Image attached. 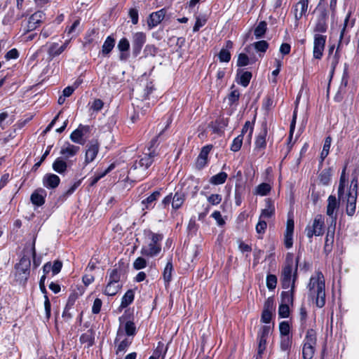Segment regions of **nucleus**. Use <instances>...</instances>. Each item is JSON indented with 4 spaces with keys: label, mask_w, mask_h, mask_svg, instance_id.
I'll return each instance as SVG.
<instances>
[{
    "label": "nucleus",
    "mask_w": 359,
    "mask_h": 359,
    "mask_svg": "<svg viewBox=\"0 0 359 359\" xmlns=\"http://www.w3.org/2000/svg\"><path fill=\"white\" fill-rule=\"evenodd\" d=\"M222 197L219 194H211L208 197V201L212 205H217L222 201Z\"/></svg>",
    "instance_id": "61"
},
{
    "label": "nucleus",
    "mask_w": 359,
    "mask_h": 359,
    "mask_svg": "<svg viewBox=\"0 0 359 359\" xmlns=\"http://www.w3.org/2000/svg\"><path fill=\"white\" fill-rule=\"evenodd\" d=\"M357 199V180L353 179L351 181V188L348 194L346 213L349 216L354 215L355 212Z\"/></svg>",
    "instance_id": "9"
},
{
    "label": "nucleus",
    "mask_w": 359,
    "mask_h": 359,
    "mask_svg": "<svg viewBox=\"0 0 359 359\" xmlns=\"http://www.w3.org/2000/svg\"><path fill=\"white\" fill-rule=\"evenodd\" d=\"M163 238L162 234L149 232L147 235L148 243L142 248L141 254L150 257L156 256L161 250Z\"/></svg>",
    "instance_id": "3"
},
{
    "label": "nucleus",
    "mask_w": 359,
    "mask_h": 359,
    "mask_svg": "<svg viewBox=\"0 0 359 359\" xmlns=\"http://www.w3.org/2000/svg\"><path fill=\"white\" fill-rule=\"evenodd\" d=\"M275 213V208L271 201L267 200L266 201L265 208L262 210L259 218L262 219H269L273 216Z\"/></svg>",
    "instance_id": "28"
},
{
    "label": "nucleus",
    "mask_w": 359,
    "mask_h": 359,
    "mask_svg": "<svg viewBox=\"0 0 359 359\" xmlns=\"http://www.w3.org/2000/svg\"><path fill=\"white\" fill-rule=\"evenodd\" d=\"M267 135L266 128H264L257 135L255 140V149H263L266 147V137Z\"/></svg>",
    "instance_id": "34"
},
{
    "label": "nucleus",
    "mask_w": 359,
    "mask_h": 359,
    "mask_svg": "<svg viewBox=\"0 0 359 359\" xmlns=\"http://www.w3.org/2000/svg\"><path fill=\"white\" fill-rule=\"evenodd\" d=\"M86 147L85 163L88 164L95 159L99 151L100 144L97 140H91Z\"/></svg>",
    "instance_id": "15"
},
{
    "label": "nucleus",
    "mask_w": 359,
    "mask_h": 359,
    "mask_svg": "<svg viewBox=\"0 0 359 359\" xmlns=\"http://www.w3.org/2000/svg\"><path fill=\"white\" fill-rule=\"evenodd\" d=\"M173 271V266L171 259L166 264L163 271V279L166 283H170L172 278V272Z\"/></svg>",
    "instance_id": "44"
},
{
    "label": "nucleus",
    "mask_w": 359,
    "mask_h": 359,
    "mask_svg": "<svg viewBox=\"0 0 359 359\" xmlns=\"http://www.w3.org/2000/svg\"><path fill=\"white\" fill-rule=\"evenodd\" d=\"M313 38V57L319 60L323 55L327 37L325 35L316 34Z\"/></svg>",
    "instance_id": "12"
},
{
    "label": "nucleus",
    "mask_w": 359,
    "mask_h": 359,
    "mask_svg": "<svg viewBox=\"0 0 359 359\" xmlns=\"http://www.w3.org/2000/svg\"><path fill=\"white\" fill-rule=\"evenodd\" d=\"M272 304L267 300L264 304V309L262 313L261 320L264 323H270L272 317Z\"/></svg>",
    "instance_id": "29"
},
{
    "label": "nucleus",
    "mask_w": 359,
    "mask_h": 359,
    "mask_svg": "<svg viewBox=\"0 0 359 359\" xmlns=\"http://www.w3.org/2000/svg\"><path fill=\"white\" fill-rule=\"evenodd\" d=\"M253 46L257 51L264 53L269 47V43L266 41H259L254 43Z\"/></svg>",
    "instance_id": "56"
},
{
    "label": "nucleus",
    "mask_w": 359,
    "mask_h": 359,
    "mask_svg": "<svg viewBox=\"0 0 359 359\" xmlns=\"http://www.w3.org/2000/svg\"><path fill=\"white\" fill-rule=\"evenodd\" d=\"M90 131V127L80 124L70 135V140L76 144L83 145L86 142V135Z\"/></svg>",
    "instance_id": "11"
},
{
    "label": "nucleus",
    "mask_w": 359,
    "mask_h": 359,
    "mask_svg": "<svg viewBox=\"0 0 359 359\" xmlns=\"http://www.w3.org/2000/svg\"><path fill=\"white\" fill-rule=\"evenodd\" d=\"M239 97L240 93L238 90H232L227 97L229 104L232 105L233 104L236 103L238 100Z\"/></svg>",
    "instance_id": "58"
},
{
    "label": "nucleus",
    "mask_w": 359,
    "mask_h": 359,
    "mask_svg": "<svg viewBox=\"0 0 359 359\" xmlns=\"http://www.w3.org/2000/svg\"><path fill=\"white\" fill-rule=\"evenodd\" d=\"M212 149V145H206L203 147L197 158L196 167L198 169L204 168L208 163V156Z\"/></svg>",
    "instance_id": "22"
},
{
    "label": "nucleus",
    "mask_w": 359,
    "mask_h": 359,
    "mask_svg": "<svg viewBox=\"0 0 359 359\" xmlns=\"http://www.w3.org/2000/svg\"><path fill=\"white\" fill-rule=\"evenodd\" d=\"M158 137L150 142L149 146L144 149L142 155L139 156L131 166L129 173L134 177L144 178L147 175L146 170L153 163L154 157L157 156L156 151Z\"/></svg>",
    "instance_id": "1"
},
{
    "label": "nucleus",
    "mask_w": 359,
    "mask_h": 359,
    "mask_svg": "<svg viewBox=\"0 0 359 359\" xmlns=\"http://www.w3.org/2000/svg\"><path fill=\"white\" fill-rule=\"evenodd\" d=\"M334 236V227L331 229L329 227L325 241L324 251L326 254H329L332 250Z\"/></svg>",
    "instance_id": "27"
},
{
    "label": "nucleus",
    "mask_w": 359,
    "mask_h": 359,
    "mask_svg": "<svg viewBox=\"0 0 359 359\" xmlns=\"http://www.w3.org/2000/svg\"><path fill=\"white\" fill-rule=\"evenodd\" d=\"M67 168V162L61 157H58L53 163V169L59 174H63Z\"/></svg>",
    "instance_id": "33"
},
{
    "label": "nucleus",
    "mask_w": 359,
    "mask_h": 359,
    "mask_svg": "<svg viewBox=\"0 0 359 359\" xmlns=\"http://www.w3.org/2000/svg\"><path fill=\"white\" fill-rule=\"evenodd\" d=\"M288 291H285L281 293L282 303L290 304H292L294 288L290 287Z\"/></svg>",
    "instance_id": "41"
},
{
    "label": "nucleus",
    "mask_w": 359,
    "mask_h": 359,
    "mask_svg": "<svg viewBox=\"0 0 359 359\" xmlns=\"http://www.w3.org/2000/svg\"><path fill=\"white\" fill-rule=\"evenodd\" d=\"M309 296L315 299L318 308H322L325 304V278L320 271H317L311 276L307 285Z\"/></svg>",
    "instance_id": "2"
},
{
    "label": "nucleus",
    "mask_w": 359,
    "mask_h": 359,
    "mask_svg": "<svg viewBox=\"0 0 359 359\" xmlns=\"http://www.w3.org/2000/svg\"><path fill=\"white\" fill-rule=\"evenodd\" d=\"M327 12L325 11H323L318 17L317 22L313 28V31L317 34L325 32L327 29Z\"/></svg>",
    "instance_id": "20"
},
{
    "label": "nucleus",
    "mask_w": 359,
    "mask_h": 359,
    "mask_svg": "<svg viewBox=\"0 0 359 359\" xmlns=\"http://www.w3.org/2000/svg\"><path fill=\"white\" fill-rule=\"evenodd\" d=\"M297 278V264L294 269L292 266V261H287L283 267L280 275V282L283 289L295 287V281Z\"/></svg>",
    "instance_id": "4"
},
{
    "label": "nucleus",
    "mask_w": 359,
    "mask_h": 359,
    "mask_svg": "<svg viewBox=\"0 0 359 359\" xmlns=\"http://www.w3.org/2000/svg\"><path fill=\"white\" fill-rule=\"evenodd\" d=\"M249 64V57L245 53H240L237 60V65L238 67L246 66Z\"/></svg>",
    "instance_id": "59"
},
{
    "label": "nucleus",
    "mask_w": 359,
    "mask_h": 359,
    "mask_svg": "<svg viewBox=\"0 0 359 359\" xmlns=\"http://www.w3.org/2000/svg\"><path fill=\"white\" fill-rule=\"evenodd\" d=\"M267 227V223L265 220L259 218V222H257L255 229L256 232L258 234L264 233Z\"/></svg>",
    "instance_id": "55"
},
{
    "label": "nucleus",
    "mask_w": 359,
    "mask_h": 359,
    "mask_svg": "<svg viewBox=\"0 0 359 359\" xmlns=\"http://www.w3.org/2000/svg\"><path fill=\"white\" fill-rule=\"evenodd\" d=\"M277 285V278L275 275L269 274L266 276V287L269 290H273Z\"/></svg>",
    "instance_id": "51"
},
{
    "label": "nucleus",
    "mask_w": 359,
    "mask_h": 359,
    "mask_svg": "<svg viewBox=\"0 0 359 359\" xmlns=\"http://www.w3.org/2000/svg\"><path fill=\"white\" fill-rule=\"evenodd\" d=\"M280 337H291L290 335V326L288 322L283 321L279 324Z\"/></svg>",
    "instance_id": "48"
},
{
    "label": "nucleus",
    "mask_w": 359,
    "mask_h": 359,
    "mask_svg": "<svg viewBox=\"0 0 359 359\" xmlns=\"http://www.w3.org/2000/svg\"><path fill=\"white\" fill-rule=\"evenodd\" d=\"M133 339V338L128 337L126 336H124L120 340H116V338L115 344L118 343L116 346V353L117 355L124 353L126 351L127 348L132 344Z\"/></svg>",
    "instance_id": "23"
},
{
    "label": "nucleus",
    "mask_w": 359,
    "mask_h": 359,
    "mask_svg": "<svg viewBox=\"0 0 359 359\" xmlns=\"http://www.w3.org/2000/svg\"><path fill=\"white\" fill-rule=\"evenodd\" d=\"M146 41L147 35L145 33L142 32H137L133 34L132 46L133 55L137 56L140 53Z\"/></svg>",
    "instance_id": "13"
},
{
    "label": "nucleus",
    "mask_w": 359,
    "mask_h": 359,
    "mask_svg": "<svg viewBox=\"0 0 359 359\" xmlns=\"http://www.w3.org/2000/svg\"><path fill=\"white\" fill-rule=\"evenodd\" d=\"M292 346V337H280V347L283 351H290Z\"/></svg>",
    "instance_id": "46"
},
{
    "label": "nucleus",
    "mask_w": 359,
    "mask_h": 359,
    "mask_svg": "<svg viewBox=\"0 0 359 359\" xmlns=\"http://www.w3.org/2000/svg\"><path fill=\"white\" fill-rule=\"evenodd\" d=\"M160 192L158 191H154L150 196L142 201V203L147 209L154 207V202L159 198Z\"/></svg>",
    "instance_id": "35"
},
{
    "label": "nucleus",
    "mask_w": 359,
    "mask_h": 359,
    "mask_svg": "<svg viewBox=\"0 0 359 359\" xmlns=\"http://www.w3.org/2000/svg\"><path fill=\"white\" fill-rule=\"evenodd\" d=\"M60 182V177L55 174L48 173L43 177V185L47 189H55L58 187Z\"/></svg>",
    "instance_id": "21"
},
{
    "label": "nucleus",
    "mask_w": 359,
    "mask_h": 359,
    "mask_svg": "<svg viewBox=\"0 0 359 359\" xmlns=\"http://www.w3.org/2000/svg\"><path fill=\"white\" fill-rule=\"evenodd\" d=\"M243 135H239L235 137L231 145V150L233 151H238L241 149L243 144Z\"/></svg>",
    "instance_id": "49"
},
{
    "label": "nucleus",
    "mask_w": 359,
    "mask_h": 359,
    "mask_svg": "<svg viewBox=\"0 0 359 359\" xmlns=\"http://www.w3.org/2000/svg\"><path fill=\"white\" fill-rule=\"evenodd\" d=\"M339 208V202L334 196H330L327 199V215L331 218V226H335L337 220V210Z\"/></svg>",
    "instance_id": "14"
},
{
    "label": "nucleus",
    "mask_w": 359,
    "mask_h": 359,
    "mask_svg": "<svg viewBox=\"0 0 359 359\" xmlns=\"http://www.w3.org/2000/svg\"><path fill=\"white\" fill-rule=\"evenodd\" d=\"M167 10L162 8L158 11L151 13L147 20V26L149 29H151L158 26L162 20L165 18Z\"/></svg>",
    "instance_id": "16"
},
{
    "label": "nucleus",
    "mask_w": 359,
    "mask_h": 359,
    "mask_svg": "<svg viewBox=\"0 0 359 359\" xmlns=\"http://www.w3.org/2000/svg\"><path fill=\"white\" fill-rule=\"evenodd\" d=\"M114 45H115L114 39L110 36H107L102 45V54L104 55H107L111 51V50L114 48Z\"/></svg>",
    "instance_id": "38"
},
{
    "label": "nucleus",
    "mask_w": 359,
    "mask_h": 359,
    "mask_svg": "<svg viewBox=\"0 0 359 359\" xmlns=\"http://www.w3.org/2000/svg\"><path fill=\"white\" fill-rule=\"evenodd\" d=\"M309 1L299 0L294 8V18L297 22L305 15L307 12Z\"/></svg>",
    "instance_id": "24"
},
{
    "label": "nucleus",
    "mask_w": 359,
    "mask_h": 359,
    "mask_svg": "<svg viewBox=\"0 0 359 359\" xmlns=\"http://www.w3.org/2000/svg\"><path fill=\"white\" fill-rule=\"evenodd\" d=\"M324 231L325 217L320 214L316 215L313 221L309 223L305 229L306 236L309 238H311L313 236H322L324 233Z\"/></svg>",
    "instance_id": "7"
},
{
    "label": "nucleus",
    "mask_w": 359,
    "mask_h": 359,
    "mask_svg": "<svg viewBox=\"0 0 359 359\" xmlns=\"http://www.w3.org/2000/svg\"><path fill=\"white\" fill-rule=\"evenodd\" d=\"M80 151V147L67 142L62 146L60 154L66 159L76 156Z\"/></svg>",
    "instance_id": "18"
},
{
    "label": "nucleus",
    "mask_w": 359,
    "mask_h": 359,
    "mask_svg": "<svg viewBox=\"0 0 359 359\" xmlns=\"http://www.w3.org/2000/svg\"><path fill=\"white\" fill-rule=\"evenodd\" d=\"M117 48L121 52L128 51L130 48L129 41L126 38H122L118 41Z\"/></svg>",
    "instance_id": "53"
},
{
    "label": "nucleus",
    "mask_w": 359,
    "mask_h": 359,
    "mask_svg": "<svg viewBox=\"0 0 359 359\" xmlns=\"http://www.w3.org/2000/svg\"><path fill=\"white\" fill-rule=\"evenodd\" d=\"M146 266H147L146 260L141 257H137L133 262V267L136 270H140V269H144L146 267Z\"/></svg>",
    "instance_id": "60"
},
{
    "label": "nucleus",
    "mask_w": 359,
    "mask_h": 359,
    "mask_svg": "<svg viewBox=\"0 0 359 359\" xmlns=\"http://www.w3.org/2000/svg\"><path fill=\"white\" fill-rule=\"evenodd\" d=\"M135 292L133 290H128L121 299L120 309H124L130 305L134 300Z\"/></svg>",
    "instance_id": "36"
},
{
    "label": "nucleus",
    "mask_w": 359,
    "mask_h": 359,
    "mask_svg": "<svg viewBox=\"0 0 359 359\" xmlns=\"http://www.w3.org/2000/svg\"><path fill=\"white\" fill-rule=\"evenodd\" d=\"M266 22L265 21H261L258 25L255 27L254 34L257 39L262 38L266 31Z\"/></svg>",
    "instance_id": "45"
},
{
    "label": "nucleus",
    "mask_w": 359,
    "mask_h": 359,
    "mask_svg": "<svg viewBox=\"0 0 359 359\" xmlns=\"http://www.w3.org/2000/svg\"><path fill=\"white\" fill-rule=\"evenodd\" d=\"M227 174L224 172H220L217 175L210 177L209 182L214 185H219L224 184L227 179Z\"/></svg>",
    "instance_id": "39"
},
{
    "label": "nucleus",
    "mask_w": 359,
    "mask_h": 359,
    "mask_svg": "<svg viewBox=\"0 0 359 359\" xmlns=\"http://www.w3.org/2000/svg\"><path fill=\"white\" fill-rule=\"evenodd\" d=\"M297 117V107H296L294 109V110L293 116H292V120L291 123H290V135H289V141L290 142L291 141V140L292 138V135H293V133H294V129H295Z\"/></svg>",
    "instance_id": "54"
},
{
    "label": "nucleus",
    "mask_w": 359,
    "mask_h": 359,
    "mask_svg": "<svg viewBox=\"0 0 359 359\" xmlns=\"http://www.w3.org/2000/svg\"><path fill=\"white\" fill-rule=\"evenodd\" d=\"M80 341L82 344H86L88 346H90L94 343V337L92 330H89L86 332L81 334Z\"/></svg>",
    "instance_id": "43"
},
{
    "label": "nucleus",
    "mask_w": 359,
    "mask_h": 359,
    "mask_svg": "<svg viewBox=\"0 0 359 359\" xmlns=\"http://www.w3.org/2000/svg\"><path fill=\"white\" fill-rule=\"evenodd\" d=\"M237 75L238 76V83L243 87H247L252 78V73L248 71L239 70Z\"/></svg>",
    "instance_id": "30"
},
{
    "label": "nucleus",
    "mask_w": 359,
    "mask_h": 359,
    "mask_svg": "<svg viewBox=\"0 0 359 359\" xmlns=\"http://www.w3.org/2000/svg\"><path fill=\"white\" fill-rule=\"evenodd\" d=\"M219 60L222 62H228L231 60V53L227 49L222 48L219 55Z\"/></svg>",
    "instance_id": "52"
},
{
    "label": "nucleus",
    "mask_w": 359,
    "mask_h": 359,
    "mask_svg": "<svg viewBox=\"0 0 359 359\" xmlns=\"http://www.w3.org/2000/svg\"><path fill=\"white\" fill-rule=\"evenodd\" d=\"M271 191V186L267 183H262L257 187L255 194L260 196H266Z\"/></svg>",
    "instance_id": "47"
},
{
    "label": "nucleus",
    "mask_w": 359,
    "mask_h": 359,
    "mask_svg": "<svg viewBox=\"0 0 359 359\" xmlns=\"http://www.w3.org/2000/svg\"><path fill=\"white\" fill-rule=\"evenodd\" d=\"M46 191L42 188L36 189L31 195L30 201L34 205L40 207L45 203Z\"/></svg>",
    "instance_id": "19"
},
{
    "label": "nucleus",
    "mask_w": 359,
    "mask_h": 359,
    "mask_svg": "<svg viewBox=\"0 0 359 359\" xmlns=\"http://www.w3.org/2000/svg\"><path fill=\"white\" fill-rule=\"evenodd\" d=\"M185 196L182 192H176L172 197V207L173 209H179L184 203Z\"/></svg>",
    "instance_id": "37"
},
{
    "label": "nucleus",
    "mask_w": 359,
    "mask_h": 359,
    "mask_svg": "<svg viewBox=\"0 0 359 359\" xmlns=\"http://www.w3.org/2000/svg\"><path fill=\"white\" fill-rule=\"evenodd\" d=\"M64 51V47H60L57 43L48 44V60H52L54 57L60 55Z\"/></svg>",
    "instance_id": "26"
},
{
    "label": "nucleus",
    "mask_w": 359,
    "mask_h": 359,
    "mask_svg": "<svg viewBox=\"0 0 359 359\" xmlns=\"http://www.w3.org/2000/svg\"><path fill=\"white\" fill-rule=\"evenodd\" d=\"M121 283H116L108 281L107 285L104 289V293L107 296H114L118 293V292L121 290Z\"/></svg>",
    "instance_id": "31"
},
{
    "label": "nucleus",
    "mask_w": 359,
    "mask_h": 359,
    "mask_svg": "<svg viewBox=\"0 0 359 359\" xmlns=\"http://www.w3.org/2000/svg\"><path fill=\"white\" fill-rule=\"evenodd\" d=\"M102 305V302L100 299L96 298L93 302L92 306V312L94 314H97L100 312L101 308Z\"/></svg>",
    "instance_id": "62"
},
{
    "label": "nucleus",
    "mask_w": 359,
    "mask_h": 359,
    "mask_svg": "<svg viewBox=\"0 0 359 359\" xmlns=\"http://www.w3.org/2000/svg\"><path fill=\"white\" fill-rule=\"evenodd\" d=\"M293 232L294 220L292 218H288L287 221L286 229L284 234V244L286 248L289 249L293 245Z\"/></svg>",
    "instance_id": "17"
},
{
    "label": "nucleus",
    "mask_w": 359,
    "mask_h": 359,
    "mask_svg": "<svg viewBox=\"0 0 359 359\" xmlns=\"http://www.w3.org/2000/svg\"><path fill=\"white\" fill-rule=\"evenodd\" d=\"M118 320L120 324L117 330L116 340L121 339L124 336L133 339L137 332L135 323L130 320H127L124 315L120 316Z\"/></svg>",
    "instance_id": "5"
},
{
    "label": "nucleus",
    "mask_w": 359,
    "mask_h": 359,
    "mask_svg": "<svg viewBox=\"0 0 359 359\" xmlns=\"http://www.w3.org/2000/svg\"><path fill=\"white\" fill-rule=\"evenodd\" d=\"M316 341V332L312 329L309 330L303 341L302 355L304 359H311L313 357Z\"/></svg>",
    "instance_id": "6"
},
{
    "label": "nucleus",
    "mask_w": 359,
    "mask_h": 359,
    "mask_svg": "<svg viewBox=\"0 0 359 359\" xmlns=\"http://www.w3.org/2000/svg\"><path fill=\"white\" fill-rule=\"evenodd\" d=\"M228 125V119L224 118H219L217 119L215 122H212L210 125L213 133H222L224 129Z\"/></svg>",
    "instance_id": "25"
},
{
    "label": "nucleus",
    "mask_w": 359,
    "mask_h": 359,
    "mask_svg": "<svg viewBox=\"0 0 359 359\" xmlns=\"http://www.w3.org/2000/svg\"><path fill=\"white\" fill-rule=\"evenodd\" d=\"M345 172H346V167L342 170V172H341V175L340 177L339 185V188H338V195H339V198H341L342 194H344V188L346 186V180Z\"/></svg>",
    "instance_id": "50"
},
{
    "label": "nucleus",
    "mask_w": 359,
    "mask_h": 359,
    "mask_svg": "<svg viewBox=\"0 0 359 359\" xmlns=\"http://www.w3.org/2000/svg\"><path fill=\"white\" fill-rule=\"evenodd\" d=\"M271 329L269 325H264L262 326L257 334V342H258V349L257 353L259 356H262L266 347V341L271 333Z\"/></svg>",
    "instance_id": "10"
},
{
    "label": "nucleus",
    "mask_w": 359,
    "mask_h": 359,
    "mask_svg": "<svg viewBox=\"0 0 359 359\" xmlns=\"http://www.w3.org/2000/svg\"><path fill=\"white\" fill-rule=\"evenodd\" d=\"M348 29V27L344 26L341 29L337 50H339L344 45H348L350 42V36L347 35Z\"/></svg>",
    "instance_id": "32"
},
{
    "label": "nucleus",
    "mask_w": 359,
    "mask_h": 359,
    "mask_svg": "<svg viewBox=\"0 0 359 359\" xmlns=\"http://www.w3.org/2000/svg\"><path fill=\"white\" fill-rule=\"evenodd\" d=\"M278 313L281 318H287L290 314L289 305L286 304H281L279 306Z\"/></svg>",
    "instance_id": "57"
},
{
    "label": "nucleus",
    "mask_w": 359,
    "mask_h": 359,
    "mask_svg": "<svg viewBox=\"0 0 359 359\" xmlns=\"http://www.w3.org/2000/svg\"><path fill=\"white\" fill-rule=\"evenodd\" d=\"M45 14L42 11H36L29 18L27 22L22 25V30L24 34L36 29L44 20Z\"/></svg>",
    "instance_id": "8"
},
{
    "label": "nucleus",
    "mask_w": 359,
    "mask_h": 359,
    "mask_svg": "<svg viewBox=\"0 0 359 359\" xmlns=\"http://www.w3.org/2000/svg\"><path fill=\"white\" fill-rule=\"evenodd\" d=\"M319 180H320V182L323 184H324V185L328 184V183L330 180V173L325 170L322 171V172L320 174Z\"/></svg>",
    "instance_id": "63"
},
{
    "label": "nucleus",
    "mask_w": 359,
    "mask_h": 359,
    "mask_svg": "<svg viewBox=\"0 0 359 359\" xmlns=\"http://www.w3.org/2000/svg\"><path fill=\"white\" fill-rule=\"evenodd\" d=\"M109 282L121 283V271L117 269H109L108 271Z\"/></svg>",
    "instance_id": "42"
},
{
    "label": "nucleus",
    "mask_w": 359,
    "mask_h": 359,
    "mask_svg": "<svg viewBox=\"0 0 359 359\" xmlns=\"http://www.w3.org/2000/svg\"><path fill=\"white\" fill-rule=\"evenodd\" d=\"M76 299V297L74 294H72L69 297L68 302L62 313V318H65L66 320L71 319L72 317V314L69 313V309L71 306L74 305Z\"/></svg>",
    "instance_id": "40"
},
{
    "label": "nucleus",
    "mask_w": 359,
    "mask_h": 359,
    "mask_svg": "<svg viewBox=\"0 0 359 359\" xmlns=\"http://www.w3.org/2000/svg\"><path fill=\"white\" fill-rule=\"evenodd\" d=\"M62 267V262L56 260L52 264V273L53 276L57 275L61 271Z\"/></svg>",
    "instance_id": "64"
}]
</instances>
